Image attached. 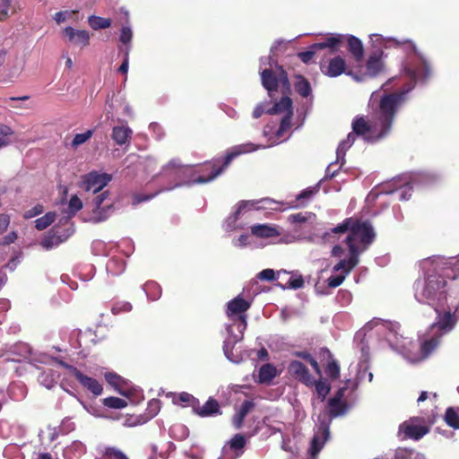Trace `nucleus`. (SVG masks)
<instances>
[{"label": "nucleus", "instance_id": "5", "mask_svg": "<svg viewBox=\"0 0 459 459\" xmlns=\"http://www.w3.org/2000/svg\"><path fill=\"white\" fill-rule=\"evenodd\" d=\"M263 86L267 90L269 94L278 91L279 84L287 91L290 90V82L288 78L287 72L282 67H279V74L275 75L273 70L264 69L261 73Z\"/></svg>", "mask_w": 459, "mask_h": 459}, {"label": "nucleus", "instance_id": "22", "mask_svg": "<svg viewBox=\"0 0 459 459\" xmlns=\"http://www.w3.org/2000/svg\"><path fill=\"white\" fill-rule=\"evenodd\" d=\"M252 235L260 238L278 237L280 232L275 227L268 224H256L251 227Z\"/></svg>", "mask_w": 459, "mask_h": 459}, {"label": "nucleus", "instance_id": "33", "mask_svg": "<svg viewBox=\"0 0 459 459\" xmlns=\"http://www.w3.org/2000/svg\"><path fill=\"white\" fill-rule=\"evenodd\" d=\"M428 432L427 427L419 425H409L405 429V434L415 440L421 438Z\"/></svg>", "mask_w": 459, "mask_h": 459}, {"label": "nucleus", "instance_id": "36", "mask_svg": "<svg viewBox=\"0 0 459 459\" xmlns=\"http://www.w3.org/2000/svg\"><path fill=\"white\" fill-rule=\"evenodd\" d=\"M430 74V66L426 60H422V67L420 69L413 70L411 76L414 82L418 79H427Z\"/></svg>", "mask_w": 459, "mask_h": 459}, {"label": "nucleus", "instance_id": "45", "mask_svg": "<svg viewBox=\"0 0 459 459\" xmlns=\"http://www.w3.org/2000/svg\"><path fill=\"white\" fill-rule=\"evenodd\" d=\"M304 286V280L301 275L296 276V277H290L287 281L285 286H283V289L289 288L293 290L301 289Z\"/></svg>", "mask_w": 459, "mask_h": 459}, {"label": "nucleus", "instance_id": "37", "mask_svg": "<svg viewBox=\"0 0 459 459\" xmlns=\"http://www.w3.org/2000/svg\"><path fill=\"white\" fill-rule=\"evenodd\" d=\"M160 401L159 399H152L147 404L145 410L146 420L154 418L160 411Z\"/></svg>", "mask_w": 459, "mask_h": 459}, {"label": "nucleus", "instance_id": "49", "mask_svg": "<svg viewBox=\"0 0 459 459\" xmlns=\"http://www.w3.org/2000/svg\"><path fill=\"white\" fill-rule=\"evenodd\" d=\"M317 357L319 361L325 366L328 361L333 360L332 352L327 348H321L318 351Z\"/></svg>", "mask_w": 459, "mask_h": 459}, {"label": "nucleus", "instance_id": "40", "mask_svg": "<svg viewBox=\"0 0 459 459\" xmlns=\"http://www.w3.org/2000/svg\"><path fill=\"white\" fill-rule=\"evenodd\" d=\"M106 459H128V457L119 449L116 447H106L103 452Z\"/></svg>", "mask_w": 459, "mask_h": 459}, {"label": "nucleus", "instance_id": "23", "mask_svg": "<svg viewBox=\"0 0 459 459\" xmlns=\"http://www.w3.org/2000/svg\"><path fill=\"white\" fill-rule=\"evenodd\" d=\"M348 50L358 62L361 61L364 56V48L360 39L355 36H349L347 38Z\"/></svg>", "mask_w": 459, "mask_h": 459}, {"label": "nucleus", "instance_id": "31", "mask_svg": "<svg viewBox=\"0 0 459 459\" xmlns=\"http://www.w3.org/2000/svg\"><path fill=\"white\" fill-rule=\"evenodd\" d=\"M88 22L91 28L95 30L100 29H108L111 26L110 19L96 15H91L88 19Z\"/></svg>", "mask_w": 459, "mask_h": 459}, {"label": "nucleus", "instance_id": "41", "mask_svg": "<svg viewBox=\"0 0 459 459\" xmlns=\"http://www.w3.org/2000/svg\"><path fill=\"white\" fill-rule=\"evenodd\" d=\"M132 305L130 302L127 301H118L116 302L112 307L111 312L113 315H118L121 313H126L132 310Z\"/></svg>", "mask_w": 459, "mask_h": 459}, {"label": "nucleus", "instance_id": "6", "mask_svg": "<svg viewBox=\"0 0 459 459\" xmlns=\"http://www.w3.org/2000/svg\"><path fill=\"white\" fill-rule=\"evenodd\" d=\"M440 306L433 307L437 313V321L432 325V328L437 327L443 333L450 332L456 325L457 318L459 317V307L454 312L450 310L441 313L439 310Z\"/></svg>", "mask_w": 459, "mask_h": 459}, {"label": "nucleus", "instance_id": "1", "mask_svg": "<svg viewBox=\"0 0 459 459\" xmlns=\"http://www.w3.org/2000/svg\"><path fill=\"white\" fill-rule=\"evenodd\" d=\"M411 88L384 94L372 118L356 117L352 121L353 133L362 136L368 143H376L389 134L399 108L405 101L406 94Z\"/></svg>", "mask_w": 459, "mask_h": 459}, {"label": "nucleus", "instance_id": "3", "mask_svg": "<svg viewBox=\"0 0 459 459\" xmlns=\"http://www.w3.org/2000/svg\"><path fill=\"white\" fill-rule=\"evenodd\" d=\"M255 150L256 146L252 143L233 146L226 153L221 165L217 164V160L214 161H206L204 163L196 170L199 175L192 179L191 184H206L212 181L230 166L234 159L242 154L252 152Z\"/></svg>", "mask_w": 459, "mask_h": 459}, {"label": "nucleus", "instance_id": "46", "mask_svg": "<svg viewBox=\"0 0 459 459\" xmlns=\"http://www.w3.org/2000/svg\"><path fill=\"white\" fill-rule=\"evenodd\" d=\"M351 146V145H350L349 143H346V142L344 140H342L339 143V145L337 147V150H336V162L341 161V166L343 165V163H344V157H345L346 152L348 151V149Z\"/></svg>", "mask_w": 459, "mask_h": 459}, {"label": "nucleus", "instance_id": "13", "mask_svg": "<svg viewBox=\"0 0 459 459\" xmlns=\"http://www.w3.org/2000/svg\"><path fill=\"white\" fill-rule=\"evenodd\" d=\"M359 251L353 247L349 249V258L340 260L333 268V272L343 271L345 276L359 264Z\"/></svg>", "mask_w": 459, "mask_h": 459}, {"label": "nucleus", "instance_id": "7", "mask_svg": "<svg viewBox=\"0 0 459 459\" xmlns=\"http://www.w3.org/2000/svg\"><path fill=\"white\" fill-rule=\"evenodd\" d=\"M288 374L296 381L305 385L307 387H312L315 384L313 376L309 373L308 368L299 360H292L288 366Z\"/></svg>", "mask_w": 459, "mask_h": 459}, {"label": "nucleus", "instance_id": "17", "mask_svg": "<svg viewBox=\"0 0 459 459\" xmlns=\"http://www.w3.org/2000/svg\"><path fill=\"white\" fill-rule=\"evenodd\" d=\"M382 56L383 52L381 50H376L368 56L366 63V71L369 76L377 75L383 69Z\"/></svg>", "mask_w": 459, "mask_h": 459}, {"label": "nucleus", "instance_id": "42", "mask_svg": "<svg viewBox=\"0 0 459 459\" xmlns=\"http://www.w3.org/2000/svg\"><path fill=\"white\" fill-rule=\"evenodd\" d=\"M93 134V130H88L82 134H76L73 139L72 146L77 148L79 145L87 142Z\"/></svg>", "mask_w": 459, "mask_h": 459}, {"label": "nucleus", "instance_id": "48", "mask_svg": "<svg viewBox=\"0 0 459 459\" xmlns=\"http://www.w3.org/2000/svg\"><path fill=\"white\" fill-rule=\"evenodd\" d=\"M70 212L74 215L82 208V202L77 195H73L68 204Z\"/></svg>", "mask_w": 459, "mask_h": 459}, {"label": "nucleus", "instance_id": "26", "mask_svg": "<svg viewBox=\"0 0 459 459\" xmlns=\"http://www.w3.org/2000/svg\"><path fill=\"white\" fill-rule=\"evenodd\" d=\"M52 230H56V232L53 234V235H48V236H46L40 242V245L45 248V249H51L52 247H56V246H58L59 244H61L62 242L65 241V239L66 238H62L61 235H59V232L58 230H56V228H53Z\"/></svg>", "mask_w": 459, "mask_h": 459}, {"label": "nucleus", "instance_id": "32", "mask_svg": "<svg viewBox=\"0 0 459 459\" xmlns=\"http://www.w3.org/2000/svg\"><path fill=\"white\" fill-rule=\"evenodd\" d=\"M325 373L331 380H336L341 376V368L336 359L330 360L325 366Z\"/></svg>", "mask_w": 459, "mask_h": 459}, {"label": "nucleus", "instance_id": "16", "mask_svg": "<svg viewBox=\"0 0 459 459\" xmlns=\"http://www.w3.org/2000/svg\"><path fill=\"white\" fill-rule=\"evenodd\" d=\"M64 34L68 38L69 41L76 45L86 47L90 44V34L85 30H75L69 26L65 28Z\"/></svg>", "mask_w": 459, "mask_h": 459}, {"label": "nucleus", "instance_id": "34", "mask_svg": "<svg viewBox=\"0 0 459 459\" xmlns=\"http://www.w3.org/2000/svg\"><path fill=\"white\" fill-rule=\"evenodd\" d=\"M56 220V213L49 212L35 221V228L43 230L51 225Z\"/></svg>", "mask_w": 459, "mask_h": 459}, {"label": "nucleus", "instance_id": "15", "mask_svg": "<svg viewBox=\"0 0 459 459\" xmlns=\"http://www.w3.org/2000/svg\"><path fill=\"white\" fill-rule=\"evenodd\" d=\"M133 130L126 125L116 126L112 129L111 138L117 145L129 144L132 139Z\"/></svg>", "mask_w": 459, "mask_h": 459}, {"label": "nucleus", "instance_id": "19", "mask_svg": "<svg viewBox=\"0 0 459 459\" xmlns=\"http://www.w3.org/2000/svg\"><path fill=\"white\" fill-rule=\"evenodd\" d=\"M270 115H277L284 113L285 115H293L292 100L288 96H283L281 100L267 110Z\"/></svg>", "mask_w": 459, "mask_h": 459}, {"label": "nucleus", "instance_id": "58", "mask_svg": "<svg viewBox=\"0 0 459 459\" xmlns=\"http://www.w3.org/2000/svg\"><path fill=\"white\" fill-rule=\"evenodd\" d=\"M247 206H254V203H251L249 201H241L238 203V208L233 214V220L235 221L238 220L239 215Z\"/></svg>", "mask_w": 459, "mask_h": 459}, {"label": "nucleus", "instance_id": "63", "mask_svg": "<svg viewBox=\"0 0 459 459\" xmlns=\"http://www.w3.org/2000/svg\"><path fill=\"white\" fill-rule=\"evenodd\" d=\"M289 221L293 223H304L307 221V217L305 213L299 212L290 214L289 216Z\"/></svg>", "mask_w": 459, "mask_h": 459}, {"label": "nucleus", "instance_id": "30", "mask_svg": "<svg viewBox=\"0 0 459 459\" xmlns=\"http://www.w3.org/2000/svg\"><path fill=\"white\" fill-rule=\"evenodd\" d=\"M444 420L449 427L459 429V413L455 408L448 407L446 410Z\"/></svg>", "mask_w": 459, "mask_h": 459}, {"label": "nucleus", "instance_id": "4", "mask_svg": "<svg viewBox=\"0 0 459 459\" xmlns=\"http://www.w3.org/2000/svg\"><path fill=\"white\" fill-rule=\"evenodd\" d=\"M376 233L369 221L352 218L350 232L345 238L348 249L353 247L363 253L375 240Z\"/></svg>", "mask_w": 459, "mask_h": 459}, {"label": "nucleus", "instance_id": "64", "mask_svg": "<svg viewBox=\"0 0 459 459\" xmlns=\"http://www.w3.org/2000/svg\"><path fill=\"white\" fill-rule=\"evenodd\" d=\"M129 50H130L129 47H126L124 61L118 68V71L122 74H126L128 71Z\"/></svg>", "mask_w": 459, "mask_h": 459}, {"label": "nucleus", "instance_id": "47", "mask_svg": "<svg viewBox=\"0 0 459 459\" xmlns=\"http://www.w3.org/2000/svg\"><path fill=\"white\" fill-rule=\"evenodd\" d=\"M352 223V217L345 219L342 223L333 228L331 231L334 234L350 232L351 226Z\"/></svg>", "mask_w": 459, "mask_h": 459}, {"label": "nucleus", "instance_id": "2", "mask_svg": "<svg viewBox=\"0 0 459 459\" xmlns=\"http://www.w3.org/2000/svg\"><path fill=\"white\" fill-rule=\"evenodd\" d=\"M433 271L429 273L420 292V300L431 307L443 306L446 301V279H456L455 264L452 260L437 258L432 262Z\"/></svg>", "mask_w": 459, "mask_h": 459}, {"label": "nucleus", "instance_id": "35", "mask_svg": "<svg viewBox=\"0 0 459 459\" xmlns=\"http://www.w3.org/2000/svg\"><path fill=\"white\" fill-rule=\"evenodd\" d=\"M184 169V166L180 162L179 160L173 159L168 162L162 169V173L165 175H171L172 172L175 176H178L181 170Z\"/></svg>", "mask_w": 459, "mask_h": 459}, {"label": "nucleus", "instance_id": "57", "mask_svg": "<svg viewBox=\"0 0 459 459\" xmlns=\"http://www.w3.org/2000/svg\"><path fill=\"white\" fill-rule=\"evenodd\" d=\"M256 277L261 281H271L275 279V273L273 269H264L258 273Z\"/></svg>", "mask_w": 459, "mask_h": 459}, {"label": "nucleus", "instance_id": "27", "mask_svg": "<svg viewBox=\"0 0 459 459\" xmlns=\"http://www.w3.org/2000/svg\"><path fill=\"white\" fill-rule=\"evenodd\" d=\"M313 386H315L317 397L320 399L321 402H324L331 391V385L329 384L328 379H322L320 377L319 380H315V384H313Z\"/></svg>", "mask_w": 459, "mask_h": 459}, {"label": "nucleus", "instance_id": "24", "mask_svg": "<svg viewBox=\"0 0 459 459\" xmlns=\"http://www.w3.org/2000/svg\"><path fill=\"white\" fill-rule=\"evenodd\" d=\"M198 399L195 398L193 394L182 392L178 394L177 397L173 399V403L176 404H180L184 407L189 406L192 408L193 411L195 408L197 406Z\"/></svg>", "mask_w": 459, "mask_h": 459}, {"label": "nucleus", "instance_id": "61", "mask_svg": "<svg viewBox=\"0 0 459 459\" xmlns=\"http://www.w3.org/2000/svg\"><path fill=\"white\" fill-rule=\"evenodd\" d=\"M246 417L237 412L231 419L232 425L236 429H240L243 427Z\"/></svg>", "mask_w": 459, "mask_h": 459}, {"label": "nucleus", "instance_id": "54", "mask_svg": "<svg viewBox=\"0 0 459 459\" xmlns=\"http://www.w3.org/2000/svg\"><path fill=\"white\" fill-rule=\"evenodd\" d=\"M345 274L332 275L327 279V285L330 288H337L345 280Z\"/></svg>", "mask_w": 459, "mask_h": 459}, {"label": "nucleus", "instance_id": "29", "mask_svg": "<svg viewBox=\"0 0 459 459\" xmlns=\"http://www.w3.org/2000/svg\"><path fill=\"white\" fill-rule=\"evenodd\" d=\"M143 290L151 300H157L161 296V288L156 281H147L143 286Z\"/></svg>", "mask_w": 459, "mask_h": 459}, {"label": "nucleus", "instance_id": "62", "mask_svg": "<svg viewBox=\"0 0 459 459\" xmlns=\"http://www.w3.org/2000/svg\"><path fill=\"white\" fill-rule=\"evenodd\" d=\"M42 212H43V206L41 204H37L34 207H32L31 209L28 210L25 212L24 217L26 219H30V218L35 217Z\"/></svg>", "mask_w": 459, "mask_h": 459}, {"label": "nucleus", "instance_id": "28", "mask_svg": "<svg viewBox=\"0 0 459 459\" xmlns=\"http://www.w3.org/2000/svg\"><path fill=\"white\" fill-rule=\"evenodd\" d=\"M276 376V369L271 364L263 365L258 372L259 383H270Z\"/></svg>", "mask_w": 459, "mask_h": 459}, {"label": "nucleus", "instance_id": "14", "mask_svg": "<svg viewBox=\"0 0 459 459\" xmlns=\"http://www.w3.org/2000/svg\"><path fill=\"white\" fill-rule=\"evenodd\" d=\"M74 377L84 389L91 392L95 397L102 394V385L97 379L84 375L80 370Z\"/></svg>", "mask_w": 459, "mask_h": 459}, {"label": "nucleus", "instance_id": "50", "mask_svg": "<svg viewBox=\"0 0 459 459\" xmlns=\"http://www.w3.org/2000/svg\"><path fill=\"white\" fill-rule=\"evenodd\" d=\"M133 38L132 30L129 27H123L119 35V40L124 45L127 46L130 44Z\"/></svg>", "mask_w": 459, "mask_h": 459}, {"label": "nucleus", "instance_id": "9", "mask_svg": "<svg viewBox=\"0 0 459 459\" xmlns=\"http://www.w3.org/2000/svg\"><path fill=\"white\" fill-rule=\"evenodd\" d=\"M321 71L329 77H337L342 74H351L346 71V62L342 56H334L331 58L327 65H321Z\"/></svg>", "mask_w": 459, "mask_h": 459}, {"label": "nucleus", "instance_id": "11", "mask_svg": "<svg viewBox=\"0 0 459 459\" xmlns=\"http://www.w3.org/2000/svg\"><path fill=\"white\" fill-rule=\"evenodd\" d=\"M250 303L243 298L238 296L228 302L226 314L229 317L238 316V322L234 325L240 323V316H246L245 312L250 307Z\"/></svg>", "mask_w": 459, "mask_h": 459}, {"label": "nucleus", "instance_id": "60", "mask_svg": "<svg viewBox=\"0 0 459 459\" xmlns=\"http://www.w3.org/2000/svg\"><path fill=\"white\" fill-rule=\"evenodd\" d=\"M11 221V217L6 213H0V235L3 234L8 228Z\"/></svg>", "mask_w": 459, "mask_h": 459}, {"label": "nucleus", "instance_id": "21", "mask_svg": "<svg viewBox=\"0 0 459 459\" xmlns=\"http://www.w3.org/2000/svg\"><path fill=\"white\" fill-rule=\"evenodd\" d=\"M441 335L442 333L438 335H434L428 340H424L420 343V360H424L425 359H427L431 354V352L437 349V347L440 343Z\"/></svg>", "mask_w": 459, "mask_h": 459}, {"label": "nucleus", "instance_id": "59", "mask_svg": "<svg viewBox=\"0 0 459 459\" xmlns=\"http://www.w3.org/2000/svg\"><path fill=\"white\" fill-rule=\"evenodd\" d=\"M55 361L59 365L61 366L62 368H65L66 370H68V372L73 375L74 377L76 376V374L79 372V369L73 366V365H70L68 363H66L65 360L63 359H57L56 358L55 359Z\"/></svg>", "mask_w": 459, "mask_h": 459}, {"label": "nucleus", "instance_id": "18", "mask_svg": "<svg viewBox=\"0 0 459 459\" xmlns=\"http://www.w3.org/2000/svg\"><path fill=\"white\" fill-rule=\"evenodd\" d=\"M328 416L336 418L342 416L349 410V404L346 400H336L330 398L327 403Z\"/></svg>", "mask_w": 459, "mask_h": 459}, {"label": "nucleus", "instance_id": "43", "mask_svg": "<svg viewBox=\"0 0 459 459\" xmlns=\"http://www.w3.org/2000/svg\"><path fill=\"white\" fill-rule=\"evenodd\" d=\"M291 117L292 115H284L281 118L279 128L276 131V135L278 137L282 136L290 128Z\"/></svg>", "mask_w": 459, "mask_h": 459}, {"label": "nucleus", "instance_id": "12", "mask_svg": "<svg viewBox=\"0 0 459 459\" xmlns=\"http://www.w3.org/2000/svg\"><path fill=\"white\" fill-rule=\"evenodd\" d=\"M194 413L202 418H207L221 415L222 412L219 402L213 397H209L203 406L200 405L199 401L197 402V406L195 408Z\"/></svg>", "mask_w": 459, "mask_h": 459}, {"label": "nucleus", "instance_id": "10", "mask_svg": "<svg viewBox=\"0 0 459 459\" xmlns=\"http://www.w3.org/2000/svg\"><path fill=\"white\" fill-rule=\"evenodd\" d=\"M112 177L107 173L99 174L97 172H91L85 178L86 189L92 190L93 194L101 191L111 180Z\"/></svg>", "mask_w": 459, "mask_h": 459}, {"label": "nucleus", "instance_id": "20", "mask_svg": "<svg viewBox=\"0 0 459 459\" xmlns=\"http://www.w3.org/2000/svg\"><path fill=\"white\" fill-rule=\"evenodd\" d=\"M343 39L344 36L341 34L331 36L326 38L325 41L313 44L312 48L324 49L328 48L331 49V53H334L339 50L343 43Z\"/></svg>", "mask_w": 459, "mask_h": 459}, {"label": "nucleus", "instance_id": "55", "mask_svg": "<svg viewBox=\"0 0 459 459\" xmlns=\"http://www.w3.org/2000/svg\"><path fill=\"white\" fill-rule=\"evenodd\" d=\"M12 0H1L0 4V22L5 21L7 19L8 11L11 6Z\"/></svg>", "mask_w": 459, "mask_h": 459}, {"label": "nucleus", "instance_id": "52", "mask_svg": "<svg viewBox=\"0 0 459 459\" xmlns=\"http://www.w3.org/2000/svg\"><path fill=\"white\" fill-rule=\"evenodd\" d=\"M316 50L318 48H312V46H310L308 50L299 52L298 56L303 63L307 64L313 59Z\"/></svg>", "mask_w": 459, "mask_h": 459}, {"label": "nucleus", "instance_id": "56", "mask_svg": "<svg viewBox=\"0 0 459 459\" xmlns=\"http://www.w3.org/2000/svg\"><path fill=\"white\" fill-rule=\"evenodd\" d=\"M317 191H318V187L317 186L307 187V188L304 189L303 191H301L297 195V201L302 202V200H304V199H308L309 197L314 195Z\"/></svg>", "mask_w": 459, "mask_h": 459}, {"label": "nucleus", "instance_id": "39", "mask_svg": "<svg viewBox=\"0 0 459 459\" xmlns=\"http://www.w3.org/2000/svg\"><path fill=\"white\" fill-rule=\"evenodd\" d=\"M230 448L233 451L242 450L246 444L247 438L242 434H236L230 441Z\"/></svg>", "mask_w": 459, "mask_h": 459}, {"label": "nucleus", "instance_id": "38", "mask_svg": "<svg viewBox=\"0 0 459 459\" xmlns=\"http://www.w3.org/2000/svg\"><path fill=\"white\" fill-rule=\"evenodd\" d=\"M103 404L106 407L112 408V409H122L127 405V403L126 400H124L122 398L109 396L103 400Z\"/></svg>", "mask_w": 459, "mask_h": 459}, {"label": "nucleus", "instance_id": "44", "mask_svg": "<svg viewBox=\"0 0 459 459\" xmlns=\"http://www.w3.org/2000/svg\"><path fill=\"white\" fill-rule=\"evenodd\" d=\"M106 381L116 389H118L119 386L124 382L123 378L115 372H108L105 374Z\"/></svg>", "mask_w": 459, "mask_h": 459}, {"label": "nucleus", "instance_id": "53", "mask_svg": "<svg viewBox=\"0 0 459 459\" xmlns=\"http://www.w3.org/2000/svg\"><path fill=\"white\" fill-rule=\"evenodd\" d=\"M108 195H109L108 191H104V192L100 193V195H98L93 199V204H94L93 212H94L97 211H100L101 209V205L103 204L104 201L107 199Z\"/></svg>", "mask_w": 459, "mask_h": 459}, {"label": "nucleus", "instance_id": "8", "mask_svg": "<svg viewBox=\"0 0 459 459\" xmlns=\"http://www.w3.org/2000/svg\"><path fill=\"white\" fill-rule=\"evenodd\" d=\"M247 316H240V323H238L237 325V329H238L239 334H233L231 325H229L227 328V331H228L230 336L224 341L222 348H223V352H224L225 356L230 359H231V356L233 354L232 350H233L235 344L243 339L244 332L247 326Z\"/></svg>", "mask_w": 459, "mask_h": 459}, {"label": "nucleus", "instance_id": "51", "mask_svg": "<svg viewBox=\"0 0 459 459\" xmlns=\"http://www.w3.org/2000/svg\"><path fill=\"white\" fill-rule=\"evenodd\" d=\"M255 404L252 400H245L241 403L238 412L242 414L244 417H247V415L255 409Z\"/></svg>", "mask_w": 459, "mask_h": 459}, {"label": "nucleus", "instance_id": "25", "mask_svg": "<svg viewBox=\"0 0 459 459\" xmlns=\"http://www.w3.org/2000/svg\"><path fill=\"white\" fill-rule=\"evenodd\" d=\"M295 91L303 98H307L311 93L309 82L303 75H297L294 82Z\"/></svg>", "mask_w": 459, "mask_h": 459}]
</instances>
